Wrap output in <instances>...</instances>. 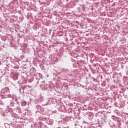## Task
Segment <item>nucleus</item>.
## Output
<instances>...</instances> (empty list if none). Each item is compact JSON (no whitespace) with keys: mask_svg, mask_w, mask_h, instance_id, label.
I'll return each mask as SVG.
<instances>
[{"mask_svg":"<svg viewBox=\"0 0 128 128\" xmlns=\"http://www.w3.org/2000/svg\"><path fill=\"white\" fill-rule=\"evenodd\" d=\"M22 106H26V101L24 100L22 102Z\"/></svg>","mask_w":128,"mask_h":128,"instance_id":"1","label":"nucleus"}]
</instances>
